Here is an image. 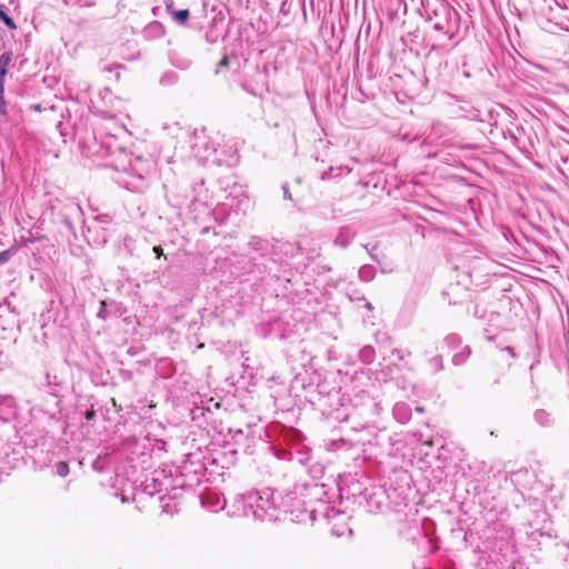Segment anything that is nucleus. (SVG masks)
<instances>
[{"label":"nucleus","instance_id":"obj_8","mask_svg":"<svg viewBox=\"0 0 569 569\" xmlns=\"http://www.w3.org/2000/svg\"><path fill=\"white\" fill-rule=\"evenodd\" d=\"M153 252L156 253L157 258H160L163 256V249L160 246H154Z\"/></svg>","mask_w":569,"mask_h":569},{"label":"nucleus","instance_id":"obj_1","mask_svg":"<svg viewBox=\"0 0 569 569\" xmlns=\"http://www.w3.org/2000/svg\"><path fill=\"white\" fill-rule=\"evenodd\" d=\"M167 9L179 24L184 26L188 22L190 17V11L188 9L173 10L171 9V6H168Z\"/></svg>","mask_w":569,"mask_h":569},{"label":"nucleus","instance_id":"obj_2","mask_svg":"<svg viewBox=\"0 0 569 569\" xmlns=\"http://www.w3.org/2000/svg\"><path fill=\"white\" fill-rule=\"evenodd\" d=\"M12 60V52H3L0 56V82L4 83L8 67Z\"/></svg>","mask_w":569,"mask_h":569},{"label":"nucleus","instance_id":"obj_6","mask_svg":"<svg viewBox=\"0 0 569 569\" xmlns=\"http://www.w3.org/2000/svg\"><path fill=\"white\" fill-rule=\"evenodd\" d=\"M230 61L227 56L222 57V59L219 61V68H227L229 66Z\"/></svg>","mask_w":569,"mask_h":569},{"label":"nucleus","instance_id":"obj_4","mask_svg":"<svg viewBox=\"0 0 569 569\" xmlns=\"http://www.w3.org/2000/svg\"><path fill=\"white\" fill-rule=\"evenodd\" d=\"M57 473L60 476V477H66L68 476L70 469H69V465L68 462L66 461H60L57 463Z\"/></svg>","mask_w":569,"mask_h":569},{"label":"nucleus","instance_id":"obj_7","mask_svg":"<svg viewBox=\"0 0 569 569\" xmlns=\"http://www.w3.org/2000/svg\"><path fill=\"white\" fill-rule=\"evenodd\" d=\"M10 257L9 251H2L0 252V263L6 262Z\"/></svg>","mask_w":569,"mask_h":569},{"label":"nucleus","instance_id":"obj_3","mask_svg":"<svg viewBox=\"0 0 569 569\" xmlns=\"http://www.w3.org/2000/svg\"><path fill=\"white\" fill-rule=\"evenodd\" d=\"M0 20L11 30H14L17 28L13 19L9 17L0 6Z\"/></svg>","mask_w":569,"mask_h":569},{"label":"nucleus","instance_id":"obj_9","mask_svg":"<svg viewBox=\"0 0 569 569\" xmlns=\"http://www.w3.org/2000/svg\"><path fill=\"white\" fill-rule=\"evenodd\" d=\"M94 416H96V413H94V411H93V410H88V411L86 412V418H87L88 420L93 419V418H94Z\"/></svg>","mask_w":569,"mask_h":569},{"label":"nucleus","instance_id":"obj_5","mask_svg":"<svg viewBox=\"0 0 569 569\" xmlns=\"http://www.w3.org/2000/svg\"><path fill=\"white\" fill-rule=\"evenodd\" d=\"M4 83L3 82H0V113L1 114H4L6 113V101H4Z\"/></svg>","mask_w":569,"mask_h":569}]
</instances>
